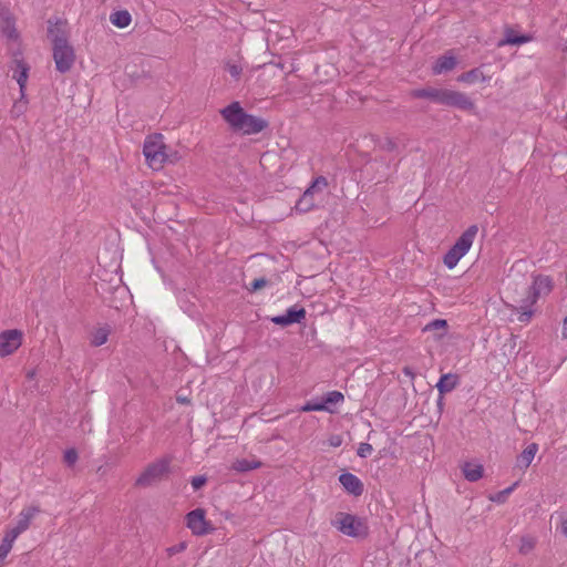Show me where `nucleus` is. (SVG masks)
I'll return each mask as SVG.
<instances>
[{"label":"nucleus","mask_w":567,"mask_h":567,"mask_svg":"<svg viewBox=\"0 0 567 567\" xmlns=\"http://www.w3.org/2000/svg\"><path fill=\"white\" fill-rule=\"evenodd\" d=\"M306 318L305 308L290 307L285 315L271 318V322L277 326L287 327L292 323H300Z\"/></svg>","instance_id":"obj_10"},{"label":"nucleus","mask_w":567,"mask_h":567,"mask_svg":"<svg viewBox=\"0 0 567 567\" xmlns=\"http://www.w3.org/2000/svg\"><path fill=\"white\" fill-rule=\"evenodd\" d=\"M110 332L111 330L107 326L97 328L91 334V344L93 347H100L104 344L107 341Z\"/></svg>","instance_id":"obj_27"},{"label":"nucleus","mask_w":567,"mask_h":567,"mask_svg":"<svg viewBox=\"0 0 567 567\" xmlns=\"http://www.w3.org/2000/svg\"><path fill=\"white\" fill-rule=\"evenodd\" d=\"M411 96L414 99H429L436 104L456 107L462 111H472L475 107L473 101L465 93L449 89H416L411 92Z\"/></svg>","instance_id":"obj_3"},{"label":"nucleus","mask_w":567,"mask_h":567,"mask_svg":"<svg viewBox=\"0 0 567 567\" xmlns=\"http://www.w3.org/2000/svg\"><path fill=\"white\" fill-rule=\"evenodd\" d=\"M12 64L14 65L11 66V70L13 71L12 78L18 82L21 95L24 97V90L29 78L30 66L22 59H18L17 54H14Z\"/></svg>","instance_id":"obj_12"},{"label":"nucleus","mask_w":567,"mask_h":567,"mask_svg":"<svg viewBox=\"0 0 567 567\" xmlns=\"http://www.w3.org/2000/svg\"><path fill=\"white\" fill-rule=\"evenodd\" d=\"M24 97L21 96L20 101L14 102L12 109H11V116L12 117H19L25 112L27 109V102L22 101Z\"/></svg>","instance_id":"obj_34"},{"label":"nucleus","mask_w":567,"mask_h":567,"mask_svg":"<svg viewBox=\"0 0 567 567\" xmlns=\"http://www.w3.org/2000/svg\"><path fill=\"white\" fill-rule=\"evenodd\" d=\"M373 451V447L371 444L369 443H360L359 447H358V451H357V454L360 456V457H368L369 455H371Z\"/></svg>","instance_id":"obj_37"},{"label":"nucleus","mask_w":567,"mask_h":567,"mask_svg":"<svg viewBox=\"0 0 567 567\" xmlns=\"http://www.w3.org/2000/svg\"><path fill=\"white\" fill-rule=\"evenodd\" d=\"M536 546V538L529 535H525L520 538V545L518 551L522 555L529 554Z\"/></svg>","instance_id":"obj_30"},{"label":"nucleus","mask_w":567,"mask_h":567,"mask_svg":"<svg viewBox=\"0 0 567 567\" xmlns=\"http://www.w3.org/2000/svg\"><path fill=\"white\" fill-rule=\"evenodd\" d=\"M111 22L117 28H126L132 21L131 14L126 10H118L111 14Z\"/></svg>","instance_id":"obj_26"},{"label":"nucleus","mask_w":567,"mask_h":567,"mask_svg":"<svg viewBox=\"0 0 567 567\" xmlns=\"http://www.w3.org/2000/svg\"><path fill=\"white\" fill-rule=\"evenodd\" d=\"M186 526L196 536L207 535L214 529L206 520L203 508H196L186 515Z\"/></svg>","instance_id":"obj_7"},{"label":"nucleus","mask_w":567,"mask_h":567,"mask_svg":"<svg viewBox=\"0 0 567 567\" xmlns=\"http://www.w3.org/2000/svg\"><path fill=\"white\" fill-rule=\"evenodd\" d=\"M513 491V487H508L504 489L503 492L498 493L495 498H492L496 502H503L505 499V496L508 495Z\"/></svg>","instance_id":"obj_43"},{"label":"nucleus","mask_w":567,"mask_h":567,"mask_svg":"<svg viewBox=\"0 0 567 567\" xmlns=\"http://www.w3.org/2000/svg\"><path fill=\"white\" fill-rule=\"evenodd\" d=\"M266 127H268V122L266 120L247 113L238 131L244 134L251 135L260 133Z\"/></svg>","instance_id":"obj_13"},{"label":"nucleus","mask_w":567,"mask_h":567,"mask_svg":"<svg viewBox=\"0 0 567 567\" xmlns=\"http://www.w3.org/2000/svg\"><path fill=\"white\" fill-rule=\"evenodd\" d=\"M485 80H486V78H485L484 73L478 68H475L467 72H464L457 78L458 82H464V83H468V84L484 82Z\"/></svg>","instance_id":"obj_24"},{"label":"nucleus","mask_w":567,"mask_h":567,"mask_svg":"<svg viewBox=\"0 0 567 567\" xmlns=\"http://www.w3.org/2000/svg\"><path fill=\"white\" fill-rule=\"evenodd\" d=\"M339 482L343 489L352 496H361L364 492L362 481L354 474L346 472L339 476Z\"/></svg>","instance_id":"obj_11"},{"label":"nucleus","mask_w":567,"mask_h":567,"mask_svg":"<svg viewBox=\"0 0 567 567\" xmlns=\"http://www.w3.org/2000/svg\"><path fill=\"white\" fill-rule=\"evenodd\" d=\"M143 154L147 164L153 169H159L167 161L166 146L162 142V135H156L154 138H148L144 143Z\"/></svg>","instance_id":"obj_6"},{"label":"nucleus","mask_w":567,"mask_h":567,"mask_svg":"<svg viewBox=\"0 0 567 567\" xmlns=\"http://www.w3.org/2000/svg\"><path fill=\"white\" fill-rule=\"evenodd\" d=\"M341 444V440L337 437L336 440L331 441L332 446H339Z\"/></svg>","instance_id":"obj_48"},{"label":"nucleus","mask_w":567,"mask_h":567,"mask_svg":"<svg viewBox=\"0 0 567 567\" xmlns=\"http://www.w3.org/2000/svg\"><path fill=\"white\" fill-rule=\"evenodd\" d=\"M220 114L234 131H238L247 113L240 106L239 102H233L224 107Z\"/></svg>","instance_id":"obj_9"},{"label":"nucleus","mask_w":567,"mask_h":567,"mask_svg":"<svg viewBox=\"0 0 567 567\" xmlns=\"http://www.w3.org/2000/svg\"><path fill=\"white\" fill-rule=\"evenodd\" d=\"M1 19V31L7 39L17 41L19 39V32L16 29L14 18L10 14L9 11L0 13Z\"/></svg>","instance_id":"obj_14"},{"label":"nucleus","mask_w":567,"mask_h":567,"mask_svg":"<svg viewBox=\"0 0 567 567\" xmlns=\"http://www.w3.org/2000/svg\"><path fill=\"white\" fill-rule=\"evenodd\" d=\"M484 468L481 464L466 462L463 466V474L470 482H476L483 476Z\"/></svg>","instance_id":"obj_23"},{"label":"nucleus","mask_w":567,"mask_h":567,"mask_svg":"<svg viewBox=\"0 0 567 567\" xmlns=\"http://www.w3.org/2000/svg\"><path fill=\"white\" fill-rule=\"evenodd\" d=\"M321 202L311 195V192L305 190L302 196L298 199L295 205V209L298 213H308L319 206Z\"/></svg>","instance_id":"obj_15"},{"label":"nucleus","mask_w":567,"mask_h":567,"mask_svg":"<svg viewBox=\"0 0 567 567\" xmlns=\"http://www.w3.org/2000/svg\"><path fill=\"white\" fill-rule=\"evenodd\" d=\"M177 402L187 404V403H189V400L185 396H177Z\"/></svg>","instance_id":"obj_47"},{"label":"nucleus","mask_w":567,"mask_h":567,"mask_svg":"<svg viewBox=\"0 0 567 567\" xmlns=\"http://www.w3.org/2000/svg\"><path fill=\"white\" fill-rule=\"evenodd\" d=\"M322 401L326 406L328 404H337V403L343 401V394L339 391H330L326 394V396Z\"/></svg>","instance_id":"obj_31"},{"label":"nucleus","mask_w":567,"mask_h":567,"mask_svg":"<svg viewBox=\"0 0 567 567\" xmlns=\"http://www.w3.org/2000/svg\"><path fill=\"white\" fill-rule=\"evenodd\" d=\"M468 250H447V252L443 257L444 265L452 269L454 268L460 259L467 252Z\"/></svg>","instance_id":"obj_28"},{"label":"nucleus","mask_w":567,"mask_h":567,"mask_svg":"<svg viewBox=\"0 0 567 567\" xmlns=\"http://www.w3.org/2000/svg\"><path fill=\"white\" fill-rule=\"evenodd\" d=\"M460 379L457 374L446 373L443 374L436 383V389L440 394H445L453 391L458 385Z\"/></svg>","instance_id":"obj_18"},{"label":"nucleus","mask_w":567,"mask_h":567,"mask_svg":"<svg viewBox=\"0 0 567 567\" xmlns=\"http://www.w3.org/2000/svg\"><path fill=\"white\" fill-rule=\"evenodd\" d=\"M402 372H403L406 377H409L411 380H413V379L415 378V372L413 371V369H412L411 367H408V365H406V367H404V368L402 369Z\"/></svg>","instance_id":"obj_44"},{"label":"nucleus","mask_w":567,"mask_h":567,"mask_svg":"<svg viewBox=\"0 0 567 567\" xmlns=\"http://www.w3.org/2000/svg\"><path fill=\"white\" fill-rule=\"evenodd\" d=\"M20 534L21 533L16 528H11L9 532L6 533L1 544L7 545L12 549L13 543Z\"/></svg>","instance_id":"obj_33"},{"label":"nucleus","mask_w":567,"mask_h":567,"mask_svg":"<svg viewBox=\"0 0 567 567\" xmlns=\"http://www.w3.org/2000/svg\"><path fill=\"white\" fill-rule=\"evenodd\" d=\"M558 517L560 520L559 530H560L561 535L567 537V512L559 513Z\"/></svg>","instance_id":"obj_42"},{"label":"nucleus","mask_w":567,"mask_h":567,"mask_svg":"<svg viewBox=\"0 0 567 567\" xmlns=\"http://www.w3.org/2000/svg\"><path fill=\"white\" fill-rule=\"evenodd\" d=\"M561 337L563 339H567V316L564 318L563 321Z\"/></svg>","instance_id":"obj_45"},{"label":"nucleus","mask_w":567,"mask_h":567,"mask_svg":"<svg viewBox=\"0 0 567 567\" xmlns=\"http://www.w3.org/2000/svg\"><path fill=\"white\" fill-rule=\"evenodd\" d=\"M456 65V59L453 55H442L440 56L435 64L433 65L432 70L434 74H442L444 72H449L453 70Z\"/></svg>","instance_id":"obj_21"},{"label":"nucleus","mask_w":567,"mask_h":567,"mask_svg":"<svg viewBox=\"0 0 567 567\" xmlns=\"http://www.w3.org/2000/svg\"><path fill=\"white\" fill-rule=\"evenodd\" d=\"M268 284V280L264 277L261 278H256L255 280L251 281L250 284V287L248 288V290L250 292H255L261 288H264L265 286H267Z\"/></svg>","instance_id":"obj_36"},{"label":"nucleus","mask_w":567,"mask_h":567,"mask_svg":"<svg viewBox=\"0 0 567 567\" xmlns=\"http://www.w3.org/2000/svg\"><path fill=\"white\" fill-rule=\"evenodd\" d=\"M328 186V181L324 176H318L311 183V185L306 189L307 192H311L316 198L320 202L322 200L323 189Z\"/></svg>","instance_id":"obj_25"},{"label":"nucleus","mask_w":567,"mask_h":567,"mask_svg":"<svg viewBox=\"0 0 567 567\" xmlns=\"http://www.w3.org/2000/svg\"><path fill=\"white\" fill-rule=\"evenodd\" d=\"M186 549V543L182 542V543H178L174 546H171L166 549V553L169 557L176 555V554H179L182 551H184Z\"/></svg>","instance_id":"obj_39"},{"label":"nucleus","mask_w":567,"mask_h":567,"mask_svg":"<svg viewBox=\"0 0 567 567\" xmlns=\"http://www.w3.org/2000/svg\"><path fill=\"white\" fill-rule=\"evenodd\" d=\"M207 482V478L203 475L194 476L190 484L195 491L200 489Z\"/></svg>","instance_id":"obj_41"},{"label":"nucleus","mask_w":567,"mask_h":567,"mask_svg":"<svg viewBox=\"0 0 567 567\" xmlns=\"http://www.w3.org/2000/svg\"><path fill=\"white\" fill-rule=\"evenodd\" d=\"M79 460V454L75 449H69L64 452L63 461L68 466H73Z\"/></svg>","instance_id":"obj_32"},{"label":"nucleus","mask_w":567,"mask_h":567,"mask_svg":"<svg viewBox=\"0 0 567 567\" xmlns=\"http://www.w3.org/2000/svg\"><path fill=\"white\" fill-rule=\"evenodd\" d=\"M538 451L536 443L529 444L516 458V466L520 470L527 468Z\"/></svg>","instance_id":"obj_20"},{"label":"nucleus","mask_w":567,"mask_h":567,"mask_svg":"<svg viewBox=\"0 0 567 567\" xmlns=\"http://www.w3.org/2000/svg\"><path fill=\"white\" fill-rule=\"evenodd\" d=\"M449 324L445 319H434L429 322L423 329V332H433L435 340L442 339L447 333Z\"/></svg>","instance_id":"obj_17"},{"label":"nucleus","mask_w":567,"mask_h":567,"mask_svg":"<svg viewBox=\"0 0 567 567\" xmlns=\"http://www.w3.org/2000/svg\"><path fill=\"white\" fill-rule=\"evenodd\" d=\"M443 406H444V394H440L439 400H437V408L440 411H442Z\"/></svg>","instance_id":"obj_46"},{"label":"nucleus","mask_w":567,"mask_h":567,"mask_svg":"<svg viewBox=\"0 0 567 567\" xmlns=\"http://www.w3.org/2000/svg\"><path fill=\"white\" fill-rule=\"evenodd\" d=\"M39 513V508L31 506L23 508L19 514L18 522L13 528L19 530L21 534L27 530L30 526L31 519Z\"/></svg>","instance_id":"obj_19"},{"label":"nucleus","mask_w":567,"mask_h":567,"mask_svg":"<svg viewBox=\"0 0 567 567\" xmlns=\"http://www.w3.org/2000/svg\"><path fill=\"white\" fill-rule=\"evenodd\" d=\"M172 456L161 457L150 463L135 481V486L150 487L168 476L171 473Z\"/></svg>","instance_id":"obj_5"},{"label":"nucleus","mask_w":567,"mask_h":567,"mask_svg":"<svg viewBox=\"0 0 567 567\" xmlns=\"http://www.w3.org/2000/svg\"><path fill=\"white\" fill-rule=\"evenodd\" d=\"M226 69H227V71L229 72V74H230L234 79H236V80H238V79H239V76H240V74H241V71H243V69H241V66H240V65H237V64H230V63H227Z\"/></svg>","instance_id":"obj_40"},{"label":"nucleus","mask_w":567,"mask_h":567,"mask_svg":"<svg viewBox=\"0 0 567 567\" xmlns=\"http://www.w3.org/2000/svg\"><path fill=\"white\" fill-rule=\"evenodd\" d=\"M305 412H311V411H323L328 410V406L324 405L323 401L321 402H308L306 403L302 409Z\"/></svg>","instance_id":"obj_35"},{"label":"nucleus","mask_w":567,"mask_h":567,"mask_svg":"<svg viewBox=\"0 0 567 567\" xmlns=\"http://www.w3.org/2000/svg\"><path fill=\"white\" fill-rule=\"evenodd\" d=\"M477 233L478 227L476 225L470 226L454 244L449 246V248H471Z\"/></svg>","instance_id":"obj_16"},{"label":"nucleus","mask_w":567,"mask_h":567,"mask_svg":"<svg viewBox=\"0 0 567 567\" xmlns=\"http://www.w3.org/2000/svg\"><path fill=\"white\" fill-rule=\"evenodd\" d=\"M553 289L554 280L551 277L542 274L533 275V281L526 288V296L516 300L519 305L515 307V310L519 312L518 321L529 322L534 315L533 306L539 298L548 296Z\"/></svg>","instance_id":"obj_1"},{"label":"nucleus","mask_w":567,"mask_h":567,"mask_svg":"<svg viewBox=\"0 0 567 567\" xmlns=\"http://www.w3.org/2000/svg\"><path fill=\"white\" fill-rule=\"evenodd\" d=\"M48 35L52 41L53 60L55 69L60 73L69 72L75 61V53L73 47L68 41V35L62 28V22L56 21L52 23L49 20Z\"/></svg>","instance_id":"obj_2"},{"label":"nucleus","mask_w":567,"mask_h":567,"mask_svg":"<svg viewBox=\"0 0 567 567\" xmlns=\"http://www.w3.org/2000/svg\"><path fill=\"white\" fill-rule=\"evenodd\" d=\"M380 147L386 152H394L398 148V144L392 138L385 137L384 141L380 143Z\"/></svg>","instance_id":"obj_38"},{"label":"nucleus","mask_w":567,"mask_h":567,"mask_svg":"<svg viewBox=\"0 0 567 567\" xmlns=\"http://www.w3.org/2000/svg\"><path fill=\"white\" fill-rule=\"evenodd\" d=\"M530 40V37L526 34H516L513 29H506L505 30V38L498 42L499 47H503L505 44L511 45H520L524 43H527Z\"/></svg>","instance_id":"obj_22"},{"label":"nucleus","mask_w":567,"mask_h":567,"mask_svg":"<svg viewBox=\"0 0 567 567\" xmlns=\"http://www.w3.org/2000/svg\"><path fill=\"white\" fill-rule=\"evenodd\" d=\"M22 332L18 329L6 330L0 333V357L16 352L22 344Z\"/></svg>","instance_id":"obj_8"},{"label":"nucleus","mask_w":567,"mask_h":567,"mask_svg":"<svg viewBox=\"0 0 567 567\" xmlns=\"http://www.w3.org/2000/svg\"><path fill=\"white\" fill-rule=\"evenodd\" d=\"M331 525L346 536L363 539L369 535V527L363 518L353 514L338 512Z\"/></svg>","instance_id":"obj_4"},{"label":"nucleus","mask_w":567,"mask_h":567,"mask_svg":"<svg viewBox=\"0 0 567 567\" xmlns=\"http://www.w3.org/2000/svg\"><path fill=\"white\" fill-rule=\"evenodd\" d=\"M261 466V463L259 461H249L246 458L237 460L233 464V468L237 472H248L255 468H258Z\"/></svg>","instance_id":"obj_29"}]
</instances>
